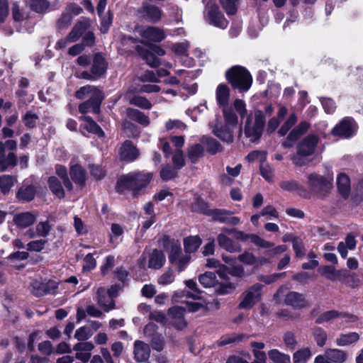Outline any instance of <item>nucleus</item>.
<instances>
[{
    "label": "nucleus",
    "mask_w": 363,
    "mask_h": 363,
    "mask_svg": "<svg viewBox=\"0 0 363 363\" xmlns=\"http://www.w3.org/2000/svg\"><path fill=\"white\" fill-rule=\"evenodd\" d=\"M202 243L199 235H190L184 239V249L186 255L196 252Z\"/></svg>",
    "instance_id": "28"
},
{
    "label": "nucleus",
    "mask_w": 363,
    "mask_h": 363,
    "mask_svg": "<svg viewBox=\"0 0 363 363\" xmlns=\"http://www.w3.org/2000/svg\"><path fill=\"white\" fill-rule=\"evenodd\" d=\"M267 158V153L264 151L255 150L249 153L247 159L249 162L258 161L260 164L265 161Z\"/></svg>",
    "instance_id": "59"
},
{
    "label": "nucleus",
    "mask_w": 363,
    "mask_h": 363,
    "mask_svg": "<svg viewBox=\"0 0 363 363\" xmlns=\"http://www.w3.org/2000/svg\"><path fill=\"white\" fill-rule=\"evenodd\" d=\"M152 178L150 172H132L122 176L117 182V191L123 192L130 190L137 192L147 186Z\"/></svg>",
    "instance_id": "1"
},
{
    "label": "nucleus",
    "mask_w": 363,
    "mask_h": 363,
    "mask_svg": "<svg viewBox=\"0 0 363 363\" xmlns=\"http://www.w3.org/2000/svg\"><path fill=\"white\" fill-rule=\"evenodd\" d=\"M234 130V128L224 125L220 126H215L212 131L213 134L219 138L222 141L229 144L233 141V133Z\"/></svg>",
    "instance_id": "23"
},
{
    "label": "nucleus",
    "mask_w": 363,
    "mask_h": 363,
    "mask_svg": "<svg viewBox=\"0 0 363 363\" xmlns=\"http://www.w3.org/2000/svg\"><path fill=\"white\" fill-rule=\"evenodd\" d=\"M52 228L48 220L39 222L36 226V235L38 237H46Z\"/></svg>",
    "instance_id": "53"
},
{
    "label": "nucleus",
    "mask_w": 363,
    "mask_h": 363,
    "mask_svg": "<svg viewBox=\"0 0 363 363\" xmlns=\"http://www.w3.org/2000/svg\"><path fill=\"white\" fill-rule=\"evenodd\" d=\"M206 4L205 18L211 25L220 28H225L228 26V21L223 14L219 11L218 6L211 0H203Z\"/></svg>",
    "instance_id": "6"
},
{
    "label": "nucleus",
    "mask_w": 363,
    "mask_h": 363,
    "mask_svg": "<svg viewBox=\"0 0 363 363\" xmlns=\"http://www.w3.org/2000/svg\"><path fill=\"white\" fill-rule=\"evenodd\" d=\"M126 97L128 99L129 103L132 105L136 106L143 109H150L152 108V105L150 101L143 96L135 95L130 97L127 94Z\"/></svg>",
    "instance_id": "40"
},
{
    "label": "nucleus",
    "mask_w": 363,
    "mask_h": 363,
    "mask_svg": "<svg viewBox=\"0 0 363 363\" xmlns=\"http://www.w3.org/2000/svg\"><path fill=\"white\" fill-rule=\"evenodd\" d=\"M265 124V117L261 111L255 112L254 119L248 118L245 125V136L251 142H256L262 136Z\"/></svg>",
    "instance_id": "5"
},
{
    "label": "nucleus",
    "mask_w": 363,
    "mask_h": 363,
    "mask_svg": "<svg viewBox=\"0 0 363 363\" xmlns=\"http://www.w3.org/2000/svg\"><path fill=\"white\" fill-rule=\"evenodd\" d=\"M262 286L255 284L242 293V300L239 308L242 309H250L253 307L261 298Z\"/></svg>",
    "instance_id": "10"
},
{
    "label": "nucleus",
    "mask_w": 363,
    "mask_h": 363,
    "mask_svg": "<svg viewBox=\"0 0 363 363\" xmlns=\"http://www.w3.org/2000/svg\"><path fill=\"white\" fill-rule=\"evenodd\" d=\"M165 260V256L162 252L154 250L150 255L148 266L150 268L158 269L164 265Z\"/></svg>",
    "instance_id": "30"
},
{
    "label": "nucleus",
    "mask_w": 363,
    "mask_h": 363,
    "mask_svg": "<svg viewBox=\"0 0 363 363\" xmlns=\"http://www.w3.org/2000/svg\"><path fill=\"white\" fill-rule=\"evenodd\" d=\"M185 284H186V286L192 291V293L184 291L182 296H191L194 298H198L201 291L197 288L196 282L195 281H194L193 279H189L185 281Z\"/></svg>",
    "instance_id": "56"
},
{
    "label": "nucleus",
    "mask_w": 363,
    "mask_h": 363,
    "mask_svg": "<svg viewBox=\"0 0 363 363\" xmlns=\"http://www.w3.org/2000/svg\"><path fill=\"white\" fill-rule=\"evenodd\" d=\"M347 357V353L344 350L328 348L315 357L314 363H344Z\"/></svg>",
    "instance_id": "9"
},
{
    "label": "nucleus",
    "mask_w": 363,
    "mask_h": 363,
    "mask_svg": "<svg viewBox=\"0 0 363 363\" xmlns=\"http://www.w3.org/2000/svg\"><path fill=\"white\" fill-rule=\"evenodd\" d=\"M119 154L121 160L132 162L138 157L139 152L130 141L126 140L122 145Z\"/></svg>",
    "instance_id": "20"
},
{
    "label": "nucleus",
    "mask_w": 363,
    "mask_h": 363,
    "mask_svg": "<svg viewBox=\"0 0 363 363\" xmlns=\"http://www.w3.org/2000/svg\"><path fill=\"white\" fill-rule=\"evenodd\" d=\"M228 232H225V228L222 230V233L217 236V242L220 247L230 253L240 252L242 250L241 245L236 241L229 237Z\"/></svg>",
    "instance_id": "14"
},
{
    "label": "nucleus",
    "mask_w": 363,
    "mask_h": 363,
    "mask_svg": "<svg viewBox=\"0 0 363 363\" xmlns=\"http://www.w3.org/2000/svg\"><path fill=\"white\" fill-rule=\"evenodd\" d=\"M308 124L306 122L301 123L297 127L292 130L289 134L288 139L291 141L296 140L308 128Z\"/></svg>",
    "instance_id": "49"
},
{
    "label": "nucleus",
    "mask_w": 363,
    "mask_h": 363,
    "mask_svg": "<svg viewBox=\"0 0 363 363\" xmlns=\"http://www.w3.org/2000/svg\"><path fill=\"white\" fill-rule=\"evenodd\" d=\"M223 116L225 119V125L235 129L238 125L237 116L231 110H228L226 108H224L223 109Z\"/></svg>",
    "instance_id": "50"
},
{
    "label": "nucleus",
    "mask_w": 363,
    "mask_h": 363,
    "mask_svg": "<svg viewBox=\"0 0 363 363\" xmlns=\"http://www.w3.org/2000/svg\"><path fill=\"white\" fill-rule=\"evenodd\" d=\"M342 281L345 282V284L352 288H356L359 286V279L357 274H348L346 272V277H342Z\"/></svg>",
    "instance_id": "60"
},
{
    "label": "nucleus",
    "mask_w": 363,
    "mask_h": 363,
    "mask_svg": "<svg viewBox=\"0 0 363 363\" xmlns=\"http://www.w3.org/2000/svg\"><path fill=\"white\" fill-rule=\"evenodd\" d=\"M312 335L315 342L319 347H323L328 340V333L320 327H315L312 329Z\"/></svg>",
    "instance_id": "38"
},
{
    "label": "nucleus",
    "mask_w": 363,
    "mask_h": 363,
    "mask_svg": "<svg viewBox=\"0 0 363 363\" xmlns=\"http://www.w3.org/2000/svg\"><path fill=\"white\" fill-rule=\"evenodd\" d=\"M269 358L276 363H291V357L289 354L281 352L277 349H273L268 352Z\"/></svg>",
    "instance_id": "39"
},
{
    "label": "nucleus",
    "mask_w": 363,
    "mask_h": 363,
    "mask_svg": "<svg viewBox=\"0 0 363 363\" xmlns=\"http://www.w3.org/2000/svg\"><path fill=\"white\" fill-rule=\"evenodd\" d=\"M359 340V335L357 333L352 332L345 334H340L335 340V343L340 347H346L357 342Z\"/></svg>",
    "instance_id": "31"
},
{
    "label": "nucleus",
    "mask_w": 363,
    "mask_h": 363,
    "mask_svg": "<svg viewBox=\"0 0 363 363\" xmlns=\"http://www.w3.org/2000/svg\"><path fill=\"white\" fill-rule=\"evenodd\" d=\"M135 33L140 35L144 43H158L166 37L164 30L155 26H138L135 28Z\"/></svg>",
    "instance_id": "7"
},
{
    "label": "nucleus",
    "mask_w": 363,
    "mask_h": 363,
    "mask_svg": "<svg viewBox=\"0 0 363 363\" xmlns=\"http://www.w3.org/2000/svg\"><path fill=\"white\" fill-rule=\"evenodd\" d=\"M216 101L219 106L227 108L230 98V89L224 84H219L216 91Z\"/></svg>",
    "instance_id": "27"
},
{
    "label": "nucleus",
    "mask_w": 363,
    "mask_h": 363,
    "mask_svg": "<svg viewBox=\"0 0 363 363\" xmlns=\"http://www.w3.org/2000/svg\"><path fill=\"white\" fill-rule=\"evenodd\" d=\"M172 162L177 169H180L184 165V157L182 150L179 149L175 150L173 155Z\"/></svg>",
    "instance_id": "64"
},
{
    "label": "nucleus",
    "mask_w": 363,
    "mask_h": 363,
    "mask_svg": "<svg viewBox=\"0 0 363 363\" xmlns=\"http://www.w3.org/2000/svg\"><path fill=\"white\" fill-rule=\"evenodd\" d=\"M126 113L128 117L130 119L136 121L143 125L146 126L150 123V119L148 116L137 109L128 108L126 110Z\"/></svg>",
    "instance_id": "33"
},
{
    "label": "nucleus",
    "mask_w": 363,
    "mask_h": 363,
    "mask_svg": "<svg viewBox=\"0 0 363 363\" xmlns=\"http://www.w3.org/2000/svg\"><path fill=\"white\" fill-rule=\"evenodd\" d=\"M297 121L296 116L293 113L291 114L286 121L281 125V128L279 130V134L281 136L285 135L287 132L291 129V128L296 123Z\"/></svg>",
    "instance_id": "57"
},
{
    "label": "nucleus",
    "mask_w": 363,
    "mask_h": 363,
    "mask_svg": "<svg viewBox=\"0 0 363 363\" xmlns=\"http://www.w3.org/2000/svg\"><path fill=\"white\" fill-rule=\"evenodd\" d=\"M29 6L37 13H43L48 9L49 3L47 0H30Z\"/></svg>",
    "instance_id": "51"
},
{
    "label": "nucleus",
    "mask_w": 363,
    "mask_h": 363,
    "mask_svg": "<svg viewBox=\"0 0 363 363\" xmlns=\"http://www.w3.org/2000/svg\"><path fill=\"white\" fill-rule=\"evenodd\" d=\"M91 90L92 91L89 95L90 99L88 101L91 104L94 111L96 113L99 110V105L104 99V96L102 91L94 86Z\"/></svg>",
    "instance_id": "36"
},
{
    "label": "nucleus",
    "mask_w": 363,
    "mask_h": 363,
    "mask_svg": "<svg viewBox=\"0 0 363 363\" xmlns=\"http://www.w3.org/2000/svg\"><path fill=\"white\" fill-rule=\"evenodd\" d=\"M340 313L335 310L325 311L321 313L315 320V323L323 324L325 323H330L335 318H339Z\"/></svg>",
    "instance_id": "42"
},
{
    "label": "nucleus",
    "mask_w": 363,
    "mask_h": 363,
    "mask_svg": "<svg viewBox=\"0 0 363 363\" xmlns=\"http://www.w3.org/2000/svg\"><path fill=\"white\" fill-rule=\"evenodd\" d=\"M44 281L41 280H33L30 284V291L36 296L45 295Z\"/></svg>",
    "instance_id": "55"
},
{
    "label": "nucleus",
    "mask_w": 363,
    "mask_h": 363,
    "mask_svg": "<svg viewBox=\"0 0 363 363\" xmlns=\"http://www.w3.org/2000/svg\"><path fill=\"white\" fill-rule=\"evenodd\" d=\"M164 247L168 253L169 262L174 265L179 272L183 271L191 260L189 255L182 254L180 242L178 240L170 239L165 237Z\"/></svg>",
    "instance_id": "2"
},
{
    "label": "nucleus",
    "mask_w": 363,
    "mask_h": 363,
    "mask_svg": "<svg viewBox=\"0 0 363 363\" xmlns=\"http://www.w3.org/2000/svg\"><path fill=\"white\" fill-rule=\"evenodd\" d=\"M90 22L89 19L84 18L79 21L73 27L68 35L59 40L57 46L59 48H64L68 44L76 42L79 39L82 34L87 30L89 26Z\"/></svg>",
    "instance_id": "8"
},
{
    "label": "nucleus",
    "mask_w": 363,
    "mask_h": 363,
    "mask_svg": "<svg viewBox=\"0 0 363 363\" xmlns=\"http://www.w3.org/2000/svg\"><path fill=\"white\" fill-rule=\"evenodd\" d=\"M150 354L149 345L140 340H136L134 343V355L138 362L146 361Z\"/></svg>",
    "instance_id": "22"
},
{
    "label": "nucleus",
    "mask_w": 363,
    "mask_h": 363,
    "mask_svg": "<svg viewBox=\"0 0 363 363\" xmlns=\"http://www.w3.org/2000/svg\"><path fill=\"white\" fill-rule=\"evenodd\" d=\"M225 77L232 87L240 92L249 90L252 83L250 73L240 65H235L228 69L225 72Z\"/></svg>",
    "instance_id": "3"
},
{
    "label": "nucleus",
    "mask_w": 363,
    "mask_h": 363,
    "mask_svg": "<svg viewBox=\"0 0 363 363\" xmlns=\"http://www.w3.org/2000/svg\"><path fill=\"white\" fill-rule=\"evenodd\" d=\"M185 310L182 306H174L168 311V315L172 320V324L179 330L183 329L186 324L184 319Z\"/></svg>",
    "instance_id": "18"
},
{
    "label": "nucleus",
    "mask_w": 363,
    "mask_h": 363,
    "mask_svg": "<svg viewBox=\"0 0 363 363\" xmlns=\"http://www.w3.org/2000/svg\"><path fill=\"white\" fill-rule=\"evenodd\" d=\"M47 241L45 240H33L28 243L27 250L30 251L40 252L45 247Z\"/></svg>",
    "instance_id": "63"
},
{
    "label": "nucleus",
    "mask_w": 363,
    "mask_h": 363,
    "mask_svg": "<svg viewBox=\"0 0 363 363\" xmlns=\"http://www.w3.org/2000/svg\"><path fill=\"white\" fill-rule=\"evenodd\" d=\"M312 352L309 347L298 350L293 354L294 363H306L311 357Z\"/></svg>",
    "instance_id": "37"
},
{
    "label": "nucleus",
    "mask_w": 363,
    "mask_h": 363,
    "mask_svg": "<svg viewBox=\"0 0 363 363\" xmlns=\"http://www.w3.org/2000/svg\"><path fill=\"white\" fill-rule=\"evenodd\" d=\"M98 304L105 311L108 312L114 308L115 303L113 298L106 294V290L103 287H99L96 291Z\"/></svg>",
    "instance_id": "21"
},
{
    "label": "nucleus",
    "mask_w": 363,
    "mask_h": 363,
    "mask_svg": "<svg viewBox=\"0 0 363 363\" xmlns=\"http://www.w3.org/2000/svg\"><path fill=\"white\" fill-rule=\"evenodd\" d=\"M333 175L323 176L317 173L307 175V185L310 190L320 197L328 195L333 188Z\"/></svg>",
    "instance_id": "4"
},
{
    "label": "nucleus",
    "mask_w": 363,
    "mask_h": 363,
    "mask_svg": "<svg viewBox=\"0 0 363 363\" xmlns=\"http://www.w3.org/2000/svg\"><path fill=\"white\" fill-rule=\"evenodd\" d=\"M318 143V138L315 135H309L304 138L298 145L297 150L303 156H311L315 150Z\"/></svg>",
    "instance_id": "15"
},
{
    "label": "nucleus",
    "mask_w": 363,
    "mask_h": 363,
    "mask_svg": "<svg viewBox=\"0 0 363 363\" xmlns=\"http://www.w3.org/2000/svg\"><path fill=\"white\" fill-rule=\"evenodd\" d=\"M206 143L208 150L212 154H216L222 151V146L216 140L211 138H206Z\"/></svg>",
    "instance_id": "62"
},
{
    "label": "nucleus",
    "mask_w": 363,
    "mask_h": 363,
    "mask_svg": "<svg viewBox=\"0 0 363 363\" xmlns=\"http://www.w3.org/2000/svg\"><path fill=\"white\" fill-rule=\"evenodd\" d=\"M35 194V190L34 187L28 186L26 187H21L17 193V197L19 200L23 201H30L33 199Z\"/></svg>",
    "instance_id": "43"
},
{
    "label": "nucleus",
    "mask_w": 363,
    "mask_h": 363,
    "mask_svg": "<svg viewBox=\"0 0 363 363\" xmlns=\"http://www.w3.org/2000/svg\"><path fill=\"white\" fill-rule=\"evenodd\" d=\"M225 232L232 233L234 238L237 240L244 242L250 240L255 245L262 248H271L274 246V243L260 238L256 234H246L244 232L238 230L235 228H225Z\"/></svg>",
    "instance_id": "12"
},
{
    "label": "nucleus",
    "mask_w": 363,
    "mask_h": 363,
    "mask_svg": "<svg viewBox=\"0 0 363 363\" xmlns=\"http://www.w3.org/2000/svg\"><path fill=\"white\" fill-rule=\"evenodd\" d=\"M138 16L152 23L159 22L162 17V11L157 6L143 3L137 11Z\"/></svg>",
    "instance_id": "13"
},
{
    "label": "nucleus",
    "mask_w": 363,
    "mask_h": 363,
    "mask_svg": "<svg viewBox=\"0 0 363 363\" xmlns=\"http://www.w3.org/2000/svg\"><path fill=\"white\" fill-rule=\"evenodd\" d=\"M199 281L201 285L206 288L213 286L217 282L216 274L211 272H207L200 275Z\"/></svg>",
    "instance_id": "45"
},
{
    "label": "nucleus",
    "mask_w": 363,
    "mask_h": 363,
    "mask_svg": "<svg viewBox=\"0 0 363 363\" xmlns=\"http://www.w3.org/2000/svg\"><path fill=\"white\" fill-rule=\"evenodd\" d=\"M69 174L73 182L82 187L85 184V173L82 167L78 164L70 167Z\"/></svg>",
    "instance_id": "29"
},
{
    "label": "nucleus",
    "mask_w": 363,
    "mask_h": 363,
    "mask_svg": "<svg viewBox=\"0 0 363 363\" xmlns=\"http://www.w3.org/2000/svg\"><path fill=\"white\" fill-rule=\"evenodd\" d=\"M211 216L213 220L231 225H237L240 223L238 217L233 216L231 211L224 209H215L212 211Z\"/></svg>",
    "instance_id": "16"
},
{
    "label": "nucleus",
    "mask_w": 363,
    "mask_h": 363,
    "mask_svg": "<svg viewBox=\"0 0 363 363\" xmlns=\"http://www.w3.org/2000/svg\"><path fill=\"white\" fill-rule=\"evenodd\" d=\"M337 185L340 194L345 198L347 197L350 191V180L348 176L340 173L337 178Z\"/></svg>",
    "instance_id": "32"
},
{
    "label": "nucleus",
    "mask_w": 363,
    "mask_h": 363,
    "mask_svg": "<svg viewBox=\"0 0 363 363\" xmlns=\"http://www.w3.org/2000/svg\"><path fill=\"white\" fill-rule=\"evenodd\" d=\"M238 259L244 264L252 265L255 267L257 257L252 252L245 251L238 257Z\"/></svg>",
    "instance_id": "52"
},
{
    "label": "nucleus",
    "mask_w": 363,
    "mask_h": 363,
    "mask_svg": "<svg viewBox=\"0 0 363 363\" xmlns=\"http://www.w3.org/2000/svg\"><path fill=\"white\" fill-rule=\"evenodd\" d=\"M16 182V177L10 175L0 177V189L4 194H7Z\"/></svg>",
    "instance_id": "41"
},
{
    "label": "nucleus",
    "mask_w": 363,
    "mask_h": 363,
    "mask_svg": "<svg viewBox=\"0 0 363 363\" xmlns=\"http://www.w3.org/2000/svg\"><path fill=\"white\" fill-rule=\"evenodd\" d=\"M48 186L53 194L60 199L65 196V191L62 186L61 182L55 177H50L48 179Z\"/></svg>",
    "instance_id": "35"
},
{
    "label": "nucleus",
    "mask_w": 363,
    "mask_h": 363,
    "mask_svg": "<svg viewBox=\"0 0 363 363\" xmlns=\"http://www.w3.org/2000/svg\"><path fill=\"white\" fill-rule=\"evenodd\" d=\"M82 118L86 123L84 128L89 132L96 133L100 137L104 135L102 129L89 116H84Z\"/></svg>",
    "instance_id": "46"
},
{
    "label": "nucleus",
    "mask_w": 363,
    "mask_h": 363,
    "mask_svg": "<svg viewBox=\"0 0 363 363\" xmlns=\"http://www.w3.org/2000/svg\"><path fill=\"white\" fill-rule=\"evenodd\" d=\"M107 62L105 58L101 54H96L93 58V62L91 67V72L97 78L102 76L106 71Z\"/></svg>",
    "instance_id": "24"
},
{
    "label": "nucleus",
    "mask_w": 363,
    "mask_h": 363,
    "mask_svg": "<svg viewBox=\"0 0 363 363\" xmlns=\"http://www.w3.org/2000/svg\"><path fill=\"white\" fill-rule=\"evenodd\" d=\"M36 220V216L30 212H23L18 213L13 217L14 223L22 228H27L32 224Z\"/></svg>",
    "instance_id": "26"
},
{
    "label": "nucleus",
    "mask_w": 363,
    "mask_h": 363,
    "mask_svg": "<svg viewBox=\"0 0 363 363\" xmlns=\"http://www.w3.org/2000/svg\"><path fill=\"white\" fill-rule=\"evenodd\" d=\"M12 16L15 21H23L29 18L28 8L21 7L17 3L12 5Z\"/></svg>",
    "instance_id": "34"
},
{
    "label": "nucleus",
    "mask_w": 363,
    "mask_h": 363,
    "mask_svg": "<svg viewBox=\"0 0 363 363\" xmlns=\"http://www.w3.org/2000/svg\"><path fill=\"white\" fill-rule=\"evenodd\" d=\"M94 347L91 342H82L76 344L73 350L76 352V357L78 359L86 362L91 357V352Z\"/></svg>",
    "instance_id": "19"
},
{
    "label": "nucleus",
    "mask_w": 363,
    "mask_h": 363,
    "mask_svg": "<svg viewBox=\"0 0 363 363\" xmlns=\"http://www.w3.org/2000/svg\"><path fill=\"white\" fill-rule=\"evenodd\" d=\"M16 164V156L14 153H9L7 156L1 155L0 157V171H4L10 167H13Z\"/></svg>",
    "instance_id": "48"
},
{
    "label": "nucleus",
    "mask_w": 363,
    "mask_h": 363,
    "mask_svg": "<svg viewBox=\"0 0 363 363\" xmlns=\"http://www.w3.org/2000/svg\"><path fill=\"white\" fill-rule=\"evenodd\" d=\"M92 335L91 330L87 327H81L75 332L74 337L79 341H84L89 339Z\"/></svg>",
    "instance_id": "61"
},
{
    "label": "nucleus",
    "mask_w": 363,
    "mask_h": 363,
    "mask_svg": "<svg viewBox=\"0 0 363 363\" xmlns=\"http://www.w3.org/2000/svg\"><path fill=\"white\" fill-rule=\"evenodd\" d=\"M55 172L57 176L62 180L65 188L68 190H72V184L67 176L66 167L62 165H57L55 167Z\"/></svg>",
    "instance_id": "47"
},
{
    "label": "nucleus",
    "mask_w": 363,
    "mask_h": 363,
    "mask_svg": "<svg viewBox=\"0 0 363 363\" xmlns=\"http://www.w3.org/2000/svg\"><path fill=\"white\" fill-rule=\"evenodd\" d=\"M260 174L267 181H272L273 169L266 160L260 164Z\"/></svg>",
    "instance_id": "58"
},
{
    "label": "nucleus",
    "mask_w": 363,
    "mask_h": 363,
    "mask_svg": "<svg viewBox=\"0 0 363 363\" xmlns=\"http://www.w3.org/2000/svg\"><path fill=\"white\" fill-rule=\"evenodd\" d=\"M284 303L297 309L304 308L308 306L305 294L296 291L288 293L285 296Z\"/></svg>",
    "instance_id": "17"
},
{
    "label": "nucleus",
    "mask_w": 363,
    "mask_h": 363,
    "mask_svg": "<svg viewBox=\"0 0 363 363\" xmlns=\"http://www.w3.org/2000/svg\"><path fill=\"white\" fill-rule=\"evenodd\" d=\"M283 341L285 346L289 350H294L298 343L294 333L291 331H287L284 334Z\"/></svg>",
    "instance_id": "54"
},
{
    "label": "nucleus",
    "mask_w": 363,
    "mask_h": 363,
    "mask_svg": "<svg viewBox=\"0 0 363 363\" xmlns=\"http://www.w3.org/2000/svg\"><path fill=\"white\" fill-rule=\"evenodd\" d=\"M357 126L352 118H345L331 130L333 135L342 138H350L357 132Z\"/></svg>",
    "instance_id": "11"
},
{
    "label": "nucleus",
    "mask_w": 363,
    "mask_h": 363,
    "mask_svg": "<svg viewBox=\"0 0 363 363\" xmlns=\"http://www.w3.org/2000/svg\"><path fill=\"white\" fill-rule=\"evenodd\" d=\"M321 275L331 281L342 280V277H346V271L343 269L336 270L330 265L323 266L319 269Z\"/></svg>",
    "instance_id": "25"
},
{
    "label": "nucleus",
    "mask_w": 363,
    "mask_h": 363,
    "mask_svg": "<svg viewBox=\"0 0 363 363\" xmlns=\"http://www.w3.org/2000/svg\"><path fill=\"white\" fill-rule=\"evenodd\" d=\"M203 147L200 144L191 145L188 150V157L194 163L196 162L203 155Z\"/></svg>",
    "instance_id": "44"
}]
</instances>
